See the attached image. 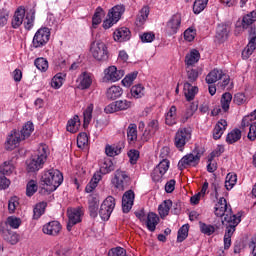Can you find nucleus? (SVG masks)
<instances>
[{
    "instance_id": "obj_1",
    "label": "nucleus",
    "mask_w": 256,
    "mask_h": 256,
    "mask_svg": "<svg viewBox=\"0 0 256 256\" xmlns=\"http://www.w3.org/2000/svg\"><path fill=\"white\" fill-rule=\"evenodd\" d=\"M214 214L216 217H224L222 219V225L231 226L233 223H241V215L233 214L231 205L227 204V199L221 197L218 203L215 205Z\"/></svg>"
},
{
    "instance_id": "obj_2",
    "label": "nucleus",
    "mask_w": 256,
    "mask_h": 256,
    "mask_svg": "<svg viewBox=\"0 0 256 256\" xmlns=\"http://www.w3.org/2000/svg\"><path fill=\"white\" fill-rule=\"evenodd\" d=\"M35 131V127L33 122L28 121L21 129V131L14 130L8 136L6 141V149L7 151H13L21 141H25V139H29L31 137V133Z\"/></svg>"
},
{
    "instance_id": "obj_3",
    "label": "nucleus",
    "mask_w": 256,
    "mask_h": 256,
    "mask_svg": "<svg viewBox=\"0 0 256 256\" xmlns=\"http://www.w3.org/2000/svg\"><path fill=\"white\" fill-rule=\"evenodd\" d=\"M61 183H63V174L56 169H50L44 172L40 179V186L49 193L56 191Z\"/></svg>"
},
{
    "instance_id": "obj_4",
    "label": "nucleus",
    "mask_w": 256,
    "mask_h": 256,
    "mask_svg": "<svg viewBox=\"0 0 256 256\" xmlns=\"http://www.w3.org/2000/svg\"><path fill=\"white\" fill-rule=\"evenodd\" d=\"M204 153L205 150L203 148L196 146L191 153L181 158L178 162V169L183 171V169H187V167H197Z\"/></svg>"
},
{
    "instance_id": "obj_5",
    "label": "nucleus",
    "mask_w": 256,
    "mask_h": 256,
    "mask_svg": "<svg viewBox=\"0 0 256 256\" xmlns=\"http://www.w3.org/2000/svg\"><path fill=\"white\" fill-rule=\"evenodd\" d=\"M167 155H169V148L164 147L161 150L160 157L162 161L154 168L151 173L152 181L159 183L163 179V175L169 171V160H167Z\"/></svg>"
},
{
    "instance_id": "obj_6",
    "label": "nucleus",
    "mask_w": 256,
    "mask_h": 256,
    "mask_svg": "<svg viewBox=\"0 0 256 256\" xmlns=\"http://www.w3.org/2000/svg\"><path fill=\"white\" fill-rule=\"evenodd\" d=\"M45 161H47V149H45V147H41L38 149L36 155L26 161L27 171L29 173H35L39 171V169H43Z\"/></svg>"
},
{
    "instance_id": "obj_7",
    "label": "nucleus",
    "mask_w": 256,
    "mask_h": 256,
    "mask_svg": "<svg viewBox=\"0 0 256 256\" xmlns=\"http://www.w3.org/2000/svg\"><path fill=\"white\" fill-rule=\"evenodd\" d=\"M90 52L92 54V57L96 59V61L109 60V49L107 48V44H105V42H92L90 45Z\"/></svg>"
},
{
    "instance_id": "obj_8",
    "label": "nucleus",
    "mask_w": 256,
    "mask_h": 256,
    "mask_svg": "<svg viewBox=\"0 0 256 256\" xmlns=\"http://www.w3.org/2000/svg\"><path fill=\"white\" fill-rule=\"evenodd\" d=\"M131 184V177L129 173L125 170L118 169L114 173V178H112V185L119 191H125L127 187Z\"/></svg>"
},
{
    "instance_id": "obj_9",
    "label": "nucleus",
    "mask_w": 256,
    "mask_h": 256,
    "mask_svg": "<svg viewBox=\"0 0 256 256\" xmlns=\"http://www.w3.org/2000/svg\"><path fill=\"white\" fill-rule=\"evenodd\" d=\"M49 39H51V31L47 27H42L35 33L32 40V47L34 49H41V47H45L49 43Z\"/></svg>"
},
{
    "instance_id": "obj_10",
    "label": "nucleus",
    "mask_w": 256,
    "mask_h": 256,
    "mask_svg": "<svg viewBox=\"0 0 256 256\" xmlns=\"http://www.w3.org/2000/svg\"><path fill=\"white\" fill-rule=\"evenodd\" d=\"M189 141H191V128H180L174 138L175 147H177L179 151H183Z\"/></svg>"
},
{
    "instance_id": "obj_11",
    "label": "nucleus",
    "mask_w": 256,
    "mask_h": 256,
    "mask_svg": "<svg viewBox=\"0 0 256 256\" xmlns=\"http://www.w3.org/2000/svg\"><path fill=\"white\" fill-rule=\"evenodd\" d=\"M115 209V199L113 196H108L100 206L99 215L102 221H109L111 213Z\"/></svg>"
},
{
    "instance_id": "obj_12",
    "label": "nucleus",
    "mask_w": 256,
    "mask_h": 256,
    "mask_svg": "<svg viewBox=\"0 0 256 256\" xmlns=\"http://www.w3.org/2000/svg\"><path fill=\"white\" fill-rule=\"evenodd\" d=\"M132 106L133 102L129 100H117L107 105L104 111L105 113H117L119 111H127V109H131Z\"/></svg>"
},
{
    "instance_id": "obj_13",
    "label": "nucleus",
    "mask_w": 256,
    "mask_h": 256,
    "mask_svg": "<svg viewBox=\"0 0 256 256\" xmlns=\"http://www.w3.org/2000/svg\"><path fill=\"white\" fill-rule=\"evenodd\" d=\"M67 215V231H71V229H73V226L77 225V223H81V216L83 215V211L81 210V208H71L68 209Z\"/></svg>"
},
{
    "instance_id": "obj_14",
    "label": "nucleus",
    "mask_w": 256,
    "mask_h": 256,
    "mask_svg": "<svg viewBox=\"0 0 256 256\" xmlns=\"http://www.w3.org/2000/svg\"><path fill=\"white\" fill-rule=\"evenodd\" d=\"M104 79L105 81H111L112 83H115L116 81H119L120 79H123V76L125 75L124 70H118L116 66H110L104 71Z\"/></svg>"
},
{
    "instance_id": "obj_15",
    "label": "nucleus",
    "mask_w": 256,
    "mask_h": 256,
    "mask_svg": "<svg viewBox=\"0 0 256 256\" xmlns=\"http://www.w3.org/2000/svg\"><path fill=\"white\" fill-rule=\"evenodd\" d=\"M255 49H256V30L255 28H250V40L248 45L242 51V58L249 59V57L253 55V52L255 51Z\"/></svg>"
},
{
    "instance_id": "obj_16",
    "label": "nucleus",
    "mask_w": 256,
    "mask_h": 256,
    "mask_svg": "<svg viewBox=\"0 0 256 256\" xmlns=\"http://www.w3.org/2000/svg\"><path fill=\"white\" fill-rule=\"evenodd\" d=\"M135 201V192L133 190L126 191L122 196V210L123 213H129L133 208V203Z\"/></svg>"
},
{
    "instance_id": "obj_17",
    "label": "nucleus",
    "mask_w": 256,
    "mask_h": 256,
    "mask_svg": "<svg viewBox=\"0 0 256 256\" xmlns=\"http://www.w3.org/2000/svg\"><path fill=\"white\" fill-rule=\"evenodd\" d=\"M61 223H59V221H51L48 222L47 224H45L42 228L43 233H45V235H51L52 237H57V235H59V233H61Z\"/></svg>"
},
{
    "instance_id": "obj_18",
    "label": "nucleus",
    "mask_w": 256,
    "mask_h": 256,
    "mask_svg": "<svg viewBox=\"0 0 256 256\" xmlns=\"http://www.w3.org/2000/svg\"><path fill=\"white\" fill-rule=\"evenodd\" d=\"M88 209L90 217L95 219L99 215V195L91 194L88 197Z\"/></svg>"
},
{
    "instance_id": "obj_19",
    "label": "nucleus",
    "mask_w": 256,
    "mask_h": 256,
    "mask_svg": "<svg viewBox=\"0 0 256 256\" xmlns=\"http://www.w3.org/2000/svg\"><path fill=\"white\" fill-rule=\"evenodd\" d=\"M179 27H181V14H174L167 23L166 29L169 31L170 35H175Z\"/></svg>"
},
{
    "instance_id": "obj_20",
    "label": "nucleus",
    "mask_w": 256,
    "mask_h": 256,
    "mask_svg": "<svg viewBox=\"0 0 256 256\" xmlns=\"http://www.w3.org/2000/svg\"><path fill=\"white\" fill-rule=\"evenodd\" d=\"M23 19H25V8L23 6L18 7L12 18L13 29H19L23 25Z\"/></svg>"
},
{
    "instance_id": "obj_21",
    "label": "nucleus",
    "mask_w": 256,
    "mask_h": 256,
    "mask_svg": "<svg viewBox=\"0 0 256 256\" xmlns=\"http://www.w3.org/2000/svg\"><path fill=\"white\" fill-rule=\"evenodd\" d=\"M123 95V88L121 86L113 85L106 91V99L108 101H117Z\"/></svg>"
},
{
    "instance_id": "obj_22",
    "label": "nucleus",
    "mask_w": 256,
    "mask_h": 256,
    "mask_svg": "<svg viewBox=\"0 0 256 256\" xmlns=\"http://www.w3.org/2000/svg\"><path fill=\"white\" fill-rule=\"evenodd\" d=\"M131 39V30L127 27L118 28L114 32V41H119L120 43L123 41H129Z\"/></svg>"
},
{
    "instance_id": "obj_23",
    "label": "nucleus",
    "mask_w": 256,
    "mask_h": 256,
    "mask_svg": "<svg viewBox=\"0 0 256 256\" xmlns=\"http://www.w3.org/2000/svg\"><path fill=\"white\" fill-rule=\"evenodd\" d=\"M215 37L218 43H225V40L229 38V27L225 24H219L216 28Z\"/></svg>"
},
{
    "instance_id": "obj_24",
    "label": "nucleus",
    "mask_w": 256,
    "mask_h": 256,
    "mask_svg": "<svg viewBox=\"0 0 256 256\" xmlns=\"http://www.w3.org/2000/svg\"><path fill=\"white\" fill-rule=\"evenodd\" d=\"M146 221V227L148 231L154 233L155 229H157V225H159V216L153 212L148 213Z\"/></svg>"
},
{
    "instance_id": "obj_25",
    "label": "nucleus",
    "mask_w": 256,
    "mask_h": 256,
    "mask_svg": "<svg viewBox=\"0 0 256 256\" xmlns=\"http://www.w3.org/2000/svg\"><path fill=\"white\" fill-rule=\"evenodd\" d=\"M77 82L79 83V89H89L93 83V78L91 73L83 72L79 77Z\"/></svg>"
},
{
    "instance_id": "obj_26",
    "label": "nucleus",
    "mask_w": 256,
    "mask_h": 256,
    "mask_svg": "<svg viewBox=\"0 0 256 256\" xmlns=\"http://www.w3.org/2000/svg\"><path fill=\"white\" fill-rule=\"evenodd\" d=\"M239 223L234 222L233 224L225 225L226 227V232L224 235V249H229L231 247V237L233 236V233H235V227H237Z\"/></svg>"
},
{
    "instance_id": "obj_27",
    "label": "nucleus",
    "mask_w": 256,
    "mask_h": 256,
    "mask_svg": "<svg viewBox=\"0 0 256 256\" xmlns=\"http://www.w3.org/2000/svg\"><path fill=\"white\" fill-rule=\"evenodd\" d=\"M197 93H199V88L197 86H193L189 82L184 83V95L186 97V101H193Z\"/></svg>"
},
{
    "instance_id": "obj_28",
    "label": "nucleus",
    "mask_w": 256,
    "mask_h": 256,
    "mask_svg": "<svg viewBox=\"0 0 256 256\" xmlns=\"http://www.w3.org/2000/svg\"><path fill=\"white\" fill-rule=\"evenodd\" d=\"M226 129L227 120L221 119L220 121H218L213 129V139H215V141H217V139H221Z\"/></svg>"
},
{
    "instance_id": "obj_29",
    "label": "nucleus",
    "mask_w": 256,
    "mask_h": 256,
    "mask_svg": "<svg viewBox=\"0 0 256 256\" xmlns=\"http://www.w3.org/2000/svg\"><path fill=\"white\" fill-rule=\"evenodd\" d=\"M171 207H173V201H171V199L164 200L158 206V213H159L161 219H165V217H167V215H169V211H171Z\"/></svg>"
},
{
    "instance_id": "obj_30",
    "label": "nucleus",
    "mask_w": 256,
    "mask_h": 256,
    "mask_svg": "<svg viewBox=\"0 0 256 256\" xmlns=\"http://www.w3.org/2000/svg\"><path fill=\"white\" fill-rule=\"evenodd\" d=\"M165 123L170 127L177 125V106L170 107L169 111L166 113Z\"/></svg>"
},
{
    "instance_id": "obj_31",
    "label": "nucleus",
    "mask_w": 256,
    "mask_h": 256,
    "mask_svg": "<svg viewBox=\"0 0 256 256\" xmlns=\"http://www.w3.org/2000/svg\"><path fill=\"white\" fill-rule=\"evenodd\" d=\"M123 13H125V6L116 5L108 12V17L117 22L121 19V15H123Z\"/></svg>"
},
{
    "instance_id": "obj_32",
    "label": "nucleus",
    "mask_w": 256,
    "mask_h": 256,
    "mask_svg": "<svg viewBox=\"0 0 256 256\" xmlns=\"http://www.w3.org/2000/svg\"><path fill=\"white\" fill-rule=\"evenodd\" d=\"M123 13H125V6L116 5L108 12V17L117 22L121 19V15H123Z\"/></svg>"
},
{
    "instance_id": "obj_33",
    "label": "nucleus",
    "mask_w": 256,
    "mask_h": 256,
    "mask_svg": "<svg viewBox=\"0 0 256 256\" xmlns=\"http://www.w3.org/2000/svg\"><path fill=\"white\" fill-rule=\"evenodd\" d=\"M256 21V10L250 12L249 14L245 15L242 19V29H253L251 25H253Z\"/></svg>"
},
{
    "instance_id": "obj_34",
    "label": "nucleus",
    "mask_w": 256,
    "mask_h": 256,
    "mask_svg": "<svg viewBox=\"0 0 256 256\" xmlns=\"http://www.w3.org/2000/svg\"><path fill=\"white\" fill-rule=\"evenodd\" d=\"M220 79H223V71L214 69L206 76V83L211 85L217 83Z\"/></svg>"
},
{
    "instance_id": "obj_35",
    "label": "nucleus",
    "mask_w": 256,
    "mask_h": 256,
    "mask_svg": "<svg viewBox=\"0 0 256 256\" xmlns=\"http://www.w3.org/2000/svg\"><path fill=\"white\" fill-rule=\"evenodd\" d=\"M201 59V54L196 50H192L190 54L186 55L185 57V63L187 67H192V65H195Z\"/></svg>"
},
{
    "instance_id": "obj_36",
    "label": "nucleus",
    "mask_w": 256,
    "mask_h": 256,
    "mask_svg": "<svg viewBox=\"0 0 256 256\" xmlns=\"http://www.w3.org/2000/svg\"><path fill=\"white\" fill-rule=\"evenodd\" d=\"M149 17V7L145 6L143 7L139 14L136 17V26L137 27H142V25L145 24V21H147V18Z\"/></svg>"
},
{
    "instance_id": "obj_37",
    "label": "nucleus",
    "mask_w": 256,
    "mask_h": 256,
    "mask_svg": "<svg viewBox=\"0 0 256 256\" xmlns=\"http://www.w3.org/2000/svg\"><path fill=\"white\" fill-rule=\"evenodd\" d=\"M81 125V121L79 120V116L75 115L72 119H70L67 123L66 129L69 133H77L79 131V126Z\"/></svg>"
},
{
    "instance_id": "obj_38",
    "label": "nucleus",
    "mask_w": 256,
    "mask_h": 256,
    "mask_svg": "<svg viewBox=\"0 0 256 256\" xmlns=\"http://www.w3.org/2000/svg\"><path fill=\"white\" fill-rule=\"evenodd\" d=\"M231 101H233V95L229 92H225L222 95L221 100H220L221 107H222L224 113H227V111H229Z\"/></svg>"
},
{
    "instance_id": "obj_39",
    "label": "nucleus",
    "mask_w": 256,
    "mask_h": 256,
    "mask_svg": "<svg viewBox=\"0 0 256 256\" xmlns=\"http://www.w3.org/2000/svg\"><path fill=\"white\" fill-rule=\"evenodd\" d=\"M241 139V130L235 128L231 132L227 134L226 142L228 145H233V143H237Z\"/></svg>"
},
{
    "instance_id": "obj_40",
    "label": "nucleus",
    "mask_w": 256,
    "mask_h": 256,
    "mask_svg": "<svg viewBox=\"0 0 256 256\" xmlns=\"http://www.w3.org/2000/svg\"><path fill=\"white\" fill-rule=\"evenodd\" d=\"M45 209H47V202L42 201L36 204L33 209V219H40L41 215L45 214Z\"/></svg>"
},
{
    "instance_id": "obj_41",
    "label": "nucleus",
    "mask_w": 256,
    "mask_h": 256,
    "mask_svg": "<svg viewBox=\"0 0 256 256\" xmlns=\"http://www.w3.org/2000/svg\"><path fill=\"white\" fill-rule=\"evenodd\" d=\"M121 149H123V144L107 145L105 148V153L108 157H115L121 153Z\"/></svg>"
},
{
    "instance_id": "obj_42",
    "label": "nucleus",
    "mask_w": 256,
    "mask_h": 256,
    "mask_svg": "<svg viewBox=\"0 0 256 256\" xmlns=\"http://www.w3.org/2000/svg\"><path fill=\"white\" fill-rule=\"evenodd\" d=\"M187 71V79L188 81L186 83H195V81H197V79H199V75H201V72H199V68H191V67H187L186 68Z\"/></svg>"
},
{
    "instance_id": "obj_43",
    "label": "nucleus",
    "mask_w": 256,
    "mask_h": 256,
    "mask_svg": "<svg viewBox=\"0 0 256 256\" xmlns=\"http://www.w3.org/2000/svg\"><path fill=\"white\" fill-rule=\"evenodd\" d=\"M115 169V164L111 159H105L100 167V173L102 175H107Z\"/></svg>"
},
{
    "instance_id": "obj_44",
    "label": "nucleus",
    "mask_w": 256,
    "mask_h": 256,
    "mask_svg": "<svg viewBox=\"0 0 256 256\" xmlns=\"http://www.w3.org/2000/svg\"><path fill=\"white\" fill-rule=\"evenodd\" d=\"M207 3H209V0H195L193 4V13L195 15H199L202 11H205V8L207 7Z\"/></svg>"
},
{
    "instance_id": "obj_45",
    "label": "nucleus",
    "mask_w": 256,
    "mask_h": 256,
    "mask_svg": "<svg viewBox=\"0 0 256 256\" xmlns=\"http://www.w3.org/2000/svg\"><path fill=\"white\" fill-rule=\"evenodd\" d=\"M34 65L39 71H42V73H45V71L49 69V61H47V59L43 57L36 58L34 61Z\"/></svg>"
},
{
    "instance_id": "obj_46",
    "label": "nucleus",
    "mask_w": 256,
    "mask_h": 256,
    "mask_svg": "<svg viewBox=\"0 0 256 256\" xmlns=\"http://www.w3.org/2000/svg\"><path fill=\"white\" fill-rule=\"evenodd\" d=\"M187 237H189V224L183 225L178 230L177 242L178 243H183V241L186 240Z\"/></svg>"
},
{
    "instance_id": "obj_47",
    "label": "nucleus",
    "mask_w": 256,
    "mask_h": 256,
    "mask_svg": "<svg viewBox=\"0 0 256 256\" xmlns=\"http://www.w3.org/2000/svg\"><path fill=\"white\" fill-rule=\"evenodd\" d=\"M145 87H143L141 84L135 85L131 88L130 93L134 99H141L143 95H145Z\"/></svg>"
},
{
    "instance_id": "obj_48",
    "label": "nucleus",
    "mask_w": 256,
    "mask_h": 256,
    "mask_svg": "<svg viewBox=\"0 0 256 256\" xmlns=\"http://www.w3.org/2000/svg\"><path fill=\"white\" fill-rule=\"evenodd\" d=\"M236 184H237V174L228 173L225 181V188L227 189V191H231V188L235 187Z\"/></svg>"
},
{
    "instance_id": "obj_49",
    "label": "nucleus",
    "mask_w": 256,
    "mask_h": 256,
    "mask_svg": "<svg viewBox=\"0 0 256 256\" xmlns=\"http://www.w3.org/2000/svg\"><path fill=\"white\" fill-rule=\"evenodd\" d=\"M89 144V136H87V133L82 132L79 133L77 136V147L79 149H85V146Z\"/></svg>"
},
{
    "instance_id": "obj_50",
    "label": "nucleus",
    "mask_w": 256,
    "mask_h": 256,
    "mask_svg": "<svg viewBox=\"0 0 256 256\" xmlns=\"http://www.w3.org/2000/svg\"><path fill=\"white\" fill-rule=\"evenodd\" d=\"M137 75H139L138 71L127 74L122 80V85H124V87H131V85H133V81L137 79Z\"/></svg>"
},
{
    "instance_id": "obj_51",
    "label": "nucleus",
    "mask_w": 256,
    "mask_h": 256,
    "mask_svg": "<svg viewBox=\"0 0 256 256\" xmlns=\"http://www.w3.org/2000/svg\"><path fill=\"white\" fill-rule=\"evenodd\" d=\"M15 171V166L11 162H4L3 165L0 166V173L2 175H11Z\"/></svg>"
},
{
    "instance_id": "obj_52",
    "label": "nucleus",
    "mask_w": 256,
    "mask_h": 256,
    "mask_svg": "<svg viewBox=\"0 0 256 256\" xmlns=\"http://www.w3.org/2000/svg\"><path fill=\"white\" fill-rule=\"evenodd\" d=\"M63 77H65L63 73H58L52 78L51 86L53 89H59L63 85Z\"/></svg>"
},
{
    "instance_id": "obj_53",
    "label": "nucleus",
    "mask_w": 256,
    "mask_h": 256,
    "mask_svg": "<svg viewBox=\"0 0 256 256\" xmlns=\"http://www.w3.org/2000/svg\"><path fill=\"white\" fill-rule=\"evenodd\" d=\"M99 181H101V175H94L93 179L85 188L86 193H92V191L97 188Z\"/></svg>"
},
{
    "instance_id": "obj_54",
    "label": "nucleus",
    "mask_w": 256,
    "mask_h": 256,
    "mask_svg": "<svg viewBox=\"0 0 256 256\" xmlns=\"http://www.w3.org/2000/svg\"><path fill=\"white\" fill-rule=\"evenodd\" d=\"M200 231L204 235L210 236L213 235V233H215V226L200 222Z\"/></svg>"
},
{
    "instance_id": "obj_55",
    "label": "nucleus",
    "mask_w": 256,
    "mask_h": 256,
    "mask_svg": "<svg viewBox=\"0 0 256 256\" xmlns=\"http://www.w3.org/2000/svg\"><path fill=\"white\" fill-rule=\"evenodd\" d=\"M128 141H137V125L130 124L127 129Z\"/></svg>"
},
{
    "instance_id": "obj_56",
    "label": "nucleus",
    "mask_w": 256,
    "mask_h": 256,
    "mask_svg": "<svg viewBox=\"0 0 256 256\" xmlns=\"http://www.w3.org/2000/svg\"><path fill=\"white\" fill-rule=\"evenodd\" d=\"M101 15H103V8L98 7L92 17V26L94 29L97 28V25H100Z\"/></svg>"
},
{
    "instance_id": "obj_57",
    "label": "nucleus",
    "mask_w": 256,
    "mask_h": 256,
    "mask_svg": "<svg viewBox=\"0 0 256 256\" xmlns=\"http://www.w3.org/2000/svg\"><path fill=\"white\" fill-rule=\"evenodd\" d=\"M84 125H89L91 119H93V104H89L85 109L84 113Z\"/></svg>"
},
{
    "instance_id": "obj_58",
    "label": "nucleus",
    "mask_w": 256,
    "mask_h": 256,
    "mask_svg": "<svg viewBox=\"0 0 256 256\" xmlns=\"http://www.w3.org/2000/svg\"><path fill=\"white\" fill-rule=\"evenodd\" d=\"M34 24H35V11H32L30 16L29 14H27L26 19L24 21V27L27 31H31Z\"/></svg>"
},
{
    "instance_id": "obj_59",
    "label": "nucleus",
    "mask_w": 256,
    "mask_h": 256,
    "mask_svg": "<svg viewBox=\"0 0 256 256\" xmlns=\"http://www.w3.org/2000/svg\"><path fill=\"white\" fill-rule=\"evenodd\" d=\"M255 119H256V109L251 114L245 116L242 119V122H241L242 129H245V127H249V125H251V122L255 121Z\"/></svg>"
},
{
    "instance_id": "obj_60",
    "label": "nucleus",
    "mask_w": 256,
    "mask_h": 256,
    "mask_svg": "<svg viewBox=\"0 0 256 256\" xmlns=\"http://www.w3.org/2000/svg\"><path fill=\"white\" fill-rule=\"evenodd\" d=\"M37 183L34 180L28 182L26 186V195L27 197H33L37 193Z\"/></svg>"
},
{
    "instance_id": "obj_61",
    "label": "nucleus",
    "mask_w": 256,
    "mask_h": 256,
    "mask_svg": "<svg viewBox=\"0 0 256 256\" xmlns=\"http://www.w3.org/2000/svg\"><path fill=\"white\" fill-rule=\"evenodd\" d=\"M19 207V197H11L8 201V211L9 213H15V210Z\"/></svg>"
},
{
    "instance_id": "obj_62",
    "label": "nucleus",
    "mask_w": 256,
    "mask_h": 256,
    "mask_svg": "<svg viewBox=\"0 0 256 256\" xmlns=\"http://www.w3.org/2000/svg\"><path fill=\"white\" fill-rule=\"evenodd\" d=\"M5 239L10 245H17V243H19V234L15 232H7Z\"/></svg>"
},
{
    "instance_id": "obj_63",
    "label": "nucleus",
    "mask_w": 256,
    "mask_h": 256,
    "mask_svg": "<svg viewBox=\"0 0 256 256\" xmlns=\"http://www.w3.org/2000/svg\"><path fill=\"white\" fill-rule=\"evenodd\" d=\"M127 255V250L122 247L112 248L108 252V256H125Z\"/></svg>"
},
{
    "instance_id": "obj_64",
    "label": "nucleus",
    "mask_w": 256,
    "mask_h": 256,
    "mask_svg": "<svg viewBox=\"0 0 256 256\" xmlns=\"http://www.w3.org/2000/svg\"><path fill=\"white\" fill-rule=\"evenodd\" d=\"M249 133H248V139L250 141H255L256 139V122L249 125Z\"/></svg>"
}]
</instances>
